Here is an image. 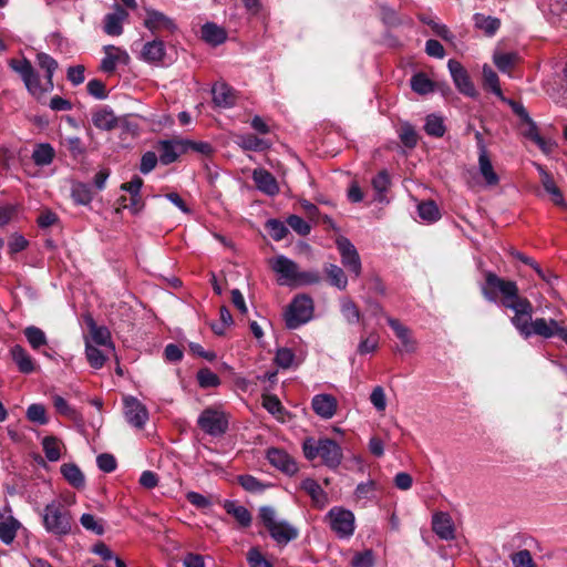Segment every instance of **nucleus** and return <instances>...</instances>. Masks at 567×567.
Listing matches in <instances>:
<instances>
[{
    "mask_svg": "<svg viewBox=\"0 0 567 567\" xmlns=\"http://www.w3.org/2000/svg\"><path fill=\"white\" fill-rule=\"evenodd\" d=\"M336 245L339 250L341 264L343 267L355 278L360 277L362 271V264L354 245L343 236L337 238Z\"/></svg>",
    "mask_w": 567,
    "mask_h": 567,
    "instance_id": "9d476101",
    "label": "nucleus"
},
{
    "mask_svg": "<svg viewBox=\"0 0 567 567\" xmlns=\"http://www.w3.org/2000/svg\"><path fill=\"white\" fill-rule=\"evenodd\" d=\"M341 313L349 323H355L360 320V311L355 303L349 298L341 300Z\"/></svg>",
    "mask_w": 567,
    "mask_h": 567,
    "instance_id": "6e6d98bb",
    "label": "nucleus"
},
{
    "mask_svg": "<svg viewBox=\"0 0 567 567\" xmlns=\"http://www.w3.org/2000/svg\"><path fill=\"white\" fill-rule=\"evenodd\" d=\"M182 141H162L159 142V161L164 165L175 162L179 153L186 152V147L181 146Z\"/></svg>",
    "mask_w": 567,
    "mask_h": 567,
    "instance_id": "cd10ccee",
    "label": "nucleus"
},
{
    "mask_svg": "<svg viewBox=\"0 0 567 567\" xmlns=\"http://www.w3.org/2000/svg\"><path fill=\"white\" fill-rule=\"evenodd\" d=\"M302 450L307 460L313 461L320 457L329 468H337L343 458L341 446L330 439L308 437L302 443Z\"/></svg>",
    "mask_w": 567,
    "mask_h": 567,
    "instance_id": "f03ea898",
    "label": "nucleus"
},
{
    "mask_svg": "<svg viewBox=\"0 0 567 567\" xmlns=\"http://www.w3.org/2000/svg\"><path fill=\"white\" fill-rule=\"evenodd\" d=\"M378 484L373 480L362 482L354 489V499L357 503L365 506L369 502L377 497Z\"/></svg>",
    "mask_w": 567,
    "mask_h": 567,
    "instance_id": "2f4dec72",
    "label": "nucleus"
},
{
    "mask_svg": "<svg viewBox=\"0 0 567 567\" xmlns=\"http://www.w3.org/2000/svg\"><path fill=\"white\" fill-rule=\"evenodd\" d=\"M63 477L73 487L80 488L84 486V475L82 471L73 463H65L61 466Z\"/></svg>",
    "mask_w": 567,
    "mask_h": 567,
    "instance_id": "58836bf2",
    "label": "nucleus"
},
{
    "mask_svg": "<svg viewBox=\"0 0 567 567\" xmlns=\"http://www.w3.org/2000/svg\"><path fill=\"white\" fill-rule=\"evenodd\" d=\"M92 123L100 130L110 131L116 126L117 120L111 110L101 109L92 114Z\"/></svg>",
    "mask_w": 567,
    "mask_h": 567,
    "instance_id": "72a5a7b5",
    "label": "nucleus"
},
{
    "mask_svg": "<svg viewBox=\"0 0 567 567\" xmlns=\"http://www.w3.org/2000/svg\"><path fill=\"white\" fill-rule=\"evenodd\" d=\"M375 563L374 554L371 549H364L353 555L351 559L352 567H373Z\"/></svg>",
    "mask_w": 567,
    "mask_h": 567,
    "instance_id": "bf43d9fd",
    "label": "nucleus"
},
{
    "mask_svg": "<svg viewBox=\"0 0 567 567\" xmlns=\"http://www.w3.org/2000/svg\"><path fill=\"white\" fill-rule=\"evenodd\" d=\"M37 62H38L39 66L41 69L45 70V72H47L45 78H47V84H49V89H53L52 79H53V73L58 68V62L47 53H39L37 55Z\"/></svg>",
    "mask_w": 567,
    "mask_h": 567,
    "instance_id": "a18cd8bd",
    "label": "nucleus"
},
{
    "mask_svg": "<svg viewBox=\"0 0 567 567\" xmlns=\"http://www.w3.org/2000/svg\"><path fill=\"white\" fill-rule=\"evenodd\" d=\"M80 523L86 530L95 534V535H103L105 532L103 520L95 517L92 514L85 513L80 517Z\"/></svg>",
    "mask_w": 567,
    "mask_h": 567,
    "instance_id": "3c124183",
    "label": "nucleus"
},
{
    "mask_svg": "<svg viewBox=\"0 0 567 567\" xmlns=\"http://www.w3.org/2000/svg\"><path fill=\"white\" fill-rule=\"evenodd\" d=\"M493 62L502 73L511 75L512 70L519 62V55L514 51L504 52L495 50L493 53Z\"/></svg>",
    "mask_w": 567,
    "mask_h": 567,
    "instance_id": "bb28decb",
    "label": "nucleus"
},
{
    "mask_svg": "<svg viewBox=\"0 0 567 567\" xmlns=\"http://www.w3.org/2000/svg\"><path fill=\"white\" fill-rule=\"evenodd\" d=\"M321 281V276L318 270H298L295 287L317 285Z\"/></svg>",
    "mask_w": 567,
    "mask_h": 567,
    "instance_id": "4d7b16f0",
    "label": "nucleus"
},
{
    "mask_svg": "<svg viewBox=\"0 0 567 567\" xmlns=\"http://www.w3.org/2000/svg\"><path fill=\"white\" fill-rule=\"evenodd\" d=\"M197 381L199 386L204 389L215 388L220 383L218 375L207 368L200 369L197 372Z\"/></svg>",
    "mask_w": 567,
    "mask_h": 567,
    "instance_id": "052dcab7",
    "label": "nucleus"
},
{
    "mask_svg": "<svg viewBox=\"0 0 567 567\" xmlns=\"http://www.w3.org/2000/svg\"><path fill=\"white\" fill-rule=\"evenodd\" d=\"M20 528L21 523L12 516L10 507L6 506L2 511L0 509V540L3 544H12Z\"/></svg>",
    "mask_w": 567,
    "mask_h": 567,
    "instance_id": "2eb2a0df",
    "label": "nucleus"
},
{
    "mask_svg": "<svg viewBox=\"0 0 567 567\" xmlns=\"http://www.w3.org/2000/svg\"><path fill=\"white\" fill-rule=\"evenodd\" d=\"M85 355L90 365L94 369H101L106 360L104 353L89 340H85Z\"/></svg>",
    "mask_w": 567,
    "mask_h": 567,
    "instance_id": "09e8293b",
    "label": "nucleus"
},
{
    "mask_svg": "<svg viewBox=\"0 0 567 567\" xmlns=\"http://www.w3.org/2000/svg\"><path fill=\"white\" fill-rule=\"evenodd\" d=\"M313 412L321 419L329 420L334 416L338 409V401L331 394H316L311 400Z\"/></svg>",
    "mask_w": 567,
    "mask_h": 567,
    "instance_id": "aec40b11",
    "label": "nucleus"
},
{
    "mask_svg": "<svg viewBox=\"0 0 567 567\" xmlns=\"http://www.w3.org/2000/svg\"><path fill=\"white\" fill-rule=\"evenodd\" d=\"M513 567H537L528 549H520L511 555Z\"/></svg>",
    "mask_w": 567,
    "mask_h": 567,
    "instance_id": "13d9d810",
    "label": "nucleus"
},
{
    "mask_svg": "<svg viewBox=\"0 0 567 567\" xmlns=\"http://www.w3.org/2000/svg\"><path fill=\"white\" fill-rule=\"evenodd\" d=\"M275 362L282 369H289L295 363V353L289 348H279L275 355Z\"/></svg>",
    "mask_w": 567,
    "mask_h": 567,
    "instance_id": "0e129e2a",
    "label": "nucleus"
},
{
    "mask_svg": "<svg viewBox=\"0 0 567 567\" xmlns=\"http://www.w3.org/2000/svg\"><path fill=\"white\" fill-rule=\"evenodd\" d=\"M10 355L21 373L30 374L35 371L37 364L33 358L20 344L11 347Z\"/></svg>",
    "mask_w": 567,
    "mask_h": 567,
    "instance_id": "b1692460",
    "label": "nucleus"
},
{
    "mask_svg": "<svg viewBox=\"0 0 567 567\" xmlns=\"http://www.w3.org/2000/svg\"><path fill=\"white\" fill-rule=\"evenodd\" d=\"M301 488L311 497L317 507L323 508L328 504V495L317 481L306 478L301 483Z\"/></svg>",
    "mask_w": 567,
    "mask_h": 567,
    "instance_id": "c756f323",
    "label": "nucleus"
},
{
    "mask_svg": "<svg viewBox=\"0 0 567 567\" xmlns=\"http://www.w3.org/2000/svg\"><path fill=\"white\" fill-rule=\"evenodd\" d=\"M247 561L250 567H272L257 547H252L248 550Z\"/></svg>",
    "mask_w": 567,
    "mask_h": 567,
    "instance_id": "338daca9",
    "label": "nucleus"
},
{
    "mask_svg": "<svg viewBox=\"0 0 567 567\" xmlns=\"http://www.w3.org/2000/svg\"><path fill=\"white\" fill-rule=\"evenodd\" d=\"M30 347L33 350H39L41 347L48 343V339L43 330L35 326H29L23 331Z\"/></svg>",
    "mask_w": 567,
    "mask_h": 567,
    "instance_id": "c03bdc74",
    "label": "nucleus"
},
{
    "mask_svg": "<svg viewBox=\"0 0 567 567\" xmlns=\"http://www.w3.org/2000/svg\"><path fill=\"white\" fill-rule=\"evenodd\" d=\"M417 213L420 218L424 221L433 223L440 218V210L433 200L422 202L417 205Z\"/></svg>",
    "mask_w": 567,
    "mask_h": 567,
    "instance_id": "de8ad7c7",
    "label": "nucleus"
},
{
    "mask_svg": "<svg viewBox=\"0 0 567 567\" xmlns=\"http://www.w3.org/2000/svg\"><path fill=\"white\" fill-rule=\"evenodd\" d=\"M42 522L45 530L55 536H65L72 530L71 514L60 501H52L45 505Z\"/></svg>",
    "mask_w": 567,
    "mask_h": 567,
    "instance_id": "20e7f679",
    "label": "nucleus"
},
{
    "mask_svg": "<svg viewBox=\"0 0 567 567\" xmlns=\"http://www.w3.org/2000/svg\"><path fill=\"white\" fill-rule=\"evenodd\" d=\"M259 517L270 537L278 545L285 546L295 540L299 535L298 528L288 520L280 518L271 506H261L259 508Z\"/></svg>",
    "mask_w": 567,
    "mask_h": 567,
    "instance_id": "7ed1b4c3",
    "label": "nucleus"
},
{
    "mask_svg": "<svg viewBox=\"0 0 567 567\" xmlns=\"http://www.w3.org/2000/svg\"><path fill=\"white\" fill-rule=\"evenodd\" d=\"M533 327L532 336H539L545 339L554 337H558L560 339L564 330L567 328L563 326L560 321L545 318L535 319L533 321Z\"/></svg>",
    "mask_w": 567,
    "mask_h": 567,
    "instance_id": "6ab92c4d",
    "label": "nucleus"
},
{
    "mask_svg": "<svg viewBox=\"0 0 567 567\" xmlns=\"http://www.w3.org/2000/svg\"><path fill=\"white\" fill-rule=\"evenodd\" d=\"M27 417L29 421L33 423H38L40 425H44L49 422L47 416V410L43 404L33 403L27 409Z\"/></svg>",
    "mask_w": 567,
    "mask_h": 567,
    "instance_id": "864d4df0",
    "label": "nucleus"
},
{
    "mask_svg": "<svg viewBox=\"0 0 567 567\" xmlns=\"http://www.w3.org/2000/svg\"><path fill=\"white\" fill-rule=\"evenodd\" d=\"M379 347V336L371 333L369 337L362 339L358 346V352L360 354H368L374 352Z\"/></svg>",
    "mask_w": 567,
    "mask_h": 567,
    "instance_id": "774afa93",
    "label": "nucleus"
},
{
    "mask_svg": "<svg viewBox=\"0 0 567 567\" xmlns=\"http://www.w3.org/2000/svg\"><path fill=\"white\" fill-rule=\"evenodd\" d=\"M123 401L126 421L136 429H143L148 420L146 406L134 396H125Z\"/></svg>",
    "mask_w": 567,
    "mask_h": 567,
    "instance_id": "9b49d317",
    "label": "nucleus"
},
{
    "mask_svg": "<svg viewBox=\"0 0 567 567\" xmlns=\"http://www.w3.org/2000/svg\"><path fill=\"white\" fill-rule=\"evenodd\" d=\"M447 68L457 90L466 96L474 97L476 90L464 66L456 60H450Z\"/></svg>",
    "mask_w": 567,
    "mask_h": 567,
    "instance_id": "f8f14e48",
    "label": "nucleus"
},
{
    "mask_svg": "<svg viewBox=\"0 0 567 567\" xmlns=\"http://www.w3.org/2000/svg\"><path fill=\"white\" fill-rule=\"evenodd\" d=\"M213 101L218 107L228 109L235 104V94L233 89L224 82L214 84Z\"/></svg>",
    "mask_w": 567,
    "mask_h": 567,
    "instance_id": "a878e982",
    "label": "nucleus"
},
{
    "mask_svg": "<svg viewBox=\"0 0 567 567\" xmlns=\"http://www.w3.org/2000/svg\"><path fill=\"white\" fill-rule=\"evenodd\" d=\"M478 172L484 178L486 185L495 186L499 182V177L494 171L488 154H478Z\"/></svg>",
    "mask_w": 567,
    "mask_h": 567,
    "instance_id": "473e14b6",
    "label": "nucleus"
},
{
    "mask_svg": "<svg viewBox=\"0 0 567 567\" xmlns=\"http://www.w3.org/2000/svg\"><path fill=\"white\" fill-rule=\"evenodd\" d=\"M313 300L307 295L296 296L285 311L287 328L297 329L309 322L313 317Z\"/></svg>",
    "mask_w": 567,
    "mask_h": 567,
    "instance_id": "39448f33",
    "label": "nucleus"
},
{
    "mask_svg": "<svg viewBox=\"0 0 567 567\" xmlns=\"http://www.w3.org/2000/svg\"><path fill=\"white\" fill-rule=\"evenodd\" d=\"M236 143L245 151H264L269 147L265 140L252 134L237 136Z\"/></svg>",
    "mask_w": 567,
    "mask_h": 567,
    "instance_id": "a19ab883",
    "label": "nucleus"
},
{
    "mask_svg": "<svg viewBox=\"0 0 567 567\" xmlns=\"http://www.w3.org/2000/svg\"><path fill=\"white\" fill-rule=\"evenodd\" d=\"M54 150L48 143L37 145L32 153V159L38 166L50 165L54 158Z\"/></svg>",
    "mask_w": 567,
    "mask_h": 567,
    "instance_id": "ea45409f",
    "label": "nucleus"
},
{
    "mask_svg": "<svg viewBox=\"0 0 567 567\" xmlns=\"http://www.w3.org/2000/svg\"><path fill=\"white\" fill-rule=\"evenodd\" d=\"M166 56L165 43L159 39H153L143 44L138 59L145 63L161 65Z\"/></svg>",
    "mask_w": 567,
    "mask_h": 567,
    "instance_id": "4468645a",
    "label": "nucleus"
},
{
    "mask_svg": "<svg viewBox=\"0 0 567 567\" xmlns=\"http://www.w3.org/2000/svg\"><path fill=\"white\" fill-rule=\"evenodd\" d=\"M535 166L540 175L543 187L551 196L553 203L557 206H564L565 202L563 198V194L556 186L550 174L542 165L536 164Z\"/></svg>",
    "mask_w": 567,
    "mask_h": 567,
    "instance_id": "c85d7f7f",
    "label": "nucleus"
},
{
    "mask_svg": "<svg viewBox=\"0 0 567 567\" xmlns=\"http://www.w3.org/2000/svg\"><path fill=\"white\" fill-rule=\"evenodd\" d=\"M128 19V12L120 4L113 6V11L105 14L103 31L111 37H120L123 33V24Z\"/></svg>",
    "mask_w": 567,
    "mask_h": 567,
    "instance_id": "ddd939ff",
    "label": "nucleus"
},
{
    "mask_svg": "<svg viewBox=\"0 0 567 567\" xmlns=\"http://www.w3.org/2000/svg\"><path fill=\"white\" fill-rule=\"evenodd\" d=\"M488 289L492 291H498L503 295V305L515 312V316L512 318V323L523 337L529 338L534 328V320H532L533 306L528 299L518 296V288L516 284L514 281L504 280L496 275L488 272L486 275V288L484 289V295L487 299L495 300V296H492L488 292Z\"/></svg>",
    "mask_w": 567,
    "mask_h": 567,
    "instance_id": "f257e3e1",
    "label": "nucleus"
},
{
    "mask_svg": "<svg viewBox=\"0 0 567 567\" xmlns=\"http://www.w3.org/2000/svg\"><path fill=\"white\" fill-rule=\"evenodd\" d=\"M268 265L277 276L280 286L295 287L299 266L285 255H278L268 260Z\"/></svg>",
    "mask_w": 567,
    "mask_h": 567,
    "instance_id": "1a4fd4ad",
    "label": "nucleus"
},
{
    "mask_svg": "<svg viewBox=\"0 0 567 567\" xmlns=\"http://www.w3.org/2000/svg\"><path fill=\"white\" fill-rule=\"evenodd\" d=\"M327 519L339 538H350L354 534L355 518L351 511L334 506L328 512Z\"/></svg>",
    "mask_w": 567,
    "mask_h": 567,
    "instance_id": "423d86ee",
    "label": "nucleus"
},
{
    "mask_svg": "<svg viewBox=\"0 0 567 567\" xmlns=\"http://www.w3.org/2000/svg\"><path fill=\"white\" fill-rule=\"evenodd\" d=\"M266 457L272 466L288 475H293L298 471L295 460L281 449H269Z\"/></svg>",
    "mask_w": 567,
    "mask_h": 567,
    "instance_id": "a211bd4d",
    "label": "nucleus"
},
{
    "mask_svg": "<svg viewBox=\"0 0 567 567\" xmlns=\"http://www.w3.org/2000/svg\"><path fill=\"white\" fill-rule=\"evenodd\" d=\"M62 446V442L54 436H45L42 440L43 452L50 462H56L60 460Z\"/></svg>",
    "mask_w": 567,
    "mask_h": 567,
    "instance_id": "79ce46f5",
    "label": "nucleus"
},
{
    "mask_svg": "<svg viewBox=\"0 0 567 567\" xmlns=\"http://www.w3.org/2000/svg\"><path fill=\"white\" fill-rule=\"evenodd\" d=\"M386 321L394 331L396 338L401 341V351L414 352L416 349V342L412 338L410 329L392 317H386Z\"/></svg>",
    "mask_w": 567,
    "mask_h": 567,
    "instance_id": "5701e85b",
    "label": "nucleus"
},
{
    "mask_svg": "<svg viewBox=\"0 0 567 567\" xmlns=\"http://www.w3.org/2000/svg\"><path fill=\"white\" fill-rule=\"evenodd\" d=\"M473 19L475 27L488 37L494 35L501 27V20L495 17L475 13Z\"/></svg>",
    "mask_w": 567,
    "mask_h": 567,
    "instance_id": "f704fd0d",
    "label": "nucleus"
},
{
    "mask_svg": "<svg viewBox=\"0 0 567 567\" xmlns=\"http://www.w3.org/2000/svg\"><path fill=\"white\" fill-rule=\"evenodd\" d=\"M424 131L430 136L442 137L446 131L443 117L436 114L427 115L425 118Z\"/></svg>",
    "mask_w": 567,
    "mask_h": 567,
    "instance_id": "37998d69",
    "label": "nucleus"
},
{
    "mask_svg": "<svg viewBox=\"0 0 567 567\" xmlns=\"http://www.w3.org/2000/svg\"><path fill=\"white\" fill-rule=\"evenodd\" d=\"M202 38L212 45H219L227 39L226 30L214 22H207L202 27Z\"/></svg>",
    "mask_w": 567,
    "mask_h": 567,
    "instance_id": "7c9ffc66",
    "label": "nucleus"
},
{
    "mask_svg": "<svg viewBox=\"0 0 567 567\" xmlns=\"http://www.w3.org/2000/svg\"><path fill=\"white\" fill-rule=\"evenodd\" d=\"M10 68L16 71L21 79L24 82V85L27 90L33 95V96H40L44 92L50 91L49 84L47 86L41 85L40 76L34 71L31 62L27 59L22 60H11L9 62Z\"/></svg>",
    "mask_w": 567,
    "mask_h": 567,
    "instance_id": "0eeeda50",
    "label": "nucleus"
},
{
    "mask_svg": "<svg viewBox=\"0 0 567 567\" xmlns=\"http://www.w3.org/2000/svg\"><path fill=\"white\" fill-rule=\"evenodd\" d=\"M411 87L415 93L424 95L433 92L434 83L424 73H417L411 79Z\"/></svg>",
    "mask_w": 567,
    "mask_h": 567,
    "instance_id": "8fccbe9b",
    "label": "nucleus"
},
{
    "mask_svg": "<svg viewBox=\"0 0 567 567\" xmlns=\"http://www.w3.org/2000/svg\"><path fill=\"white\" fill-rule=\"evenodd\" d=\"M104 58L101 61V70L105 73H113L117 64L126 65L130 62L128 53L115 45H105L103 48Z\"/></svg>",
    "mask_w": 567,
    "mask_h": 567,
    "instance_id": "dca6fc26",
    "label": "nucleus"
},
{
    "mask_svg": "<svg viewBox=\"0 0 567 567\" xmlns=\"http://www.w3.org/2000/svg\"><path fill=\"white\" fill-rule=\"evenodd\" d=\"M433 532L442 539L454 538V525L452 518L446 513H437L432 518Z\"/></svg>",
    "mask_w": 567,
    "mask_h": 567,
    "instance_id": "393cba45",
    "label": "nucleus"
},
{
    "mask_svg": "<svg viewBox=\"0 0 567 567\" xmlns=\"http://www.w3.org/2000/svg\"><path fill=\"white\" fill-rule=\"evenodd\" d=\"M198 426L212 436L223 435L228 427L225 412L218 408H207L198 416Z\"/></svg>",
    "mask_w": 567,
    "mask_h": 567,
    "instance_id": "6e6552de",
    "label": "nucleus"
},
{
    "mask_svg": "<svg viewBox=\"0 0 567 567\" xmlns=\"http://www.w3.org/2000/svg\"><path fill=\"white\" fill-rule=\"evenodd\" d=\"M224 508L229 515L234 516L241 526L247 527L251 524V514L245 506L238 505L233 501H226Z\"/></svg>",
    "mask_w": 567,
    "mask_h": 567,
    "instance_id": "c9c22d12",
    "label": "nucleus"
},
{
    "mask_svg": "<svg viewBox=\"0 0 567 567\" xmlns=\"http://www.w3.org/2000/svg\"><path fill=\"white\" fill-rule=\"evenodd\" d=\"M144 27L152 33H157L163 30L174 32L177 29L173 19L154 9H146Z\"/></svg>",
    "mask_w": 567,
    "mask_h": 567,
    "instance_id": "f3484780",
    "label": "nucleus"
},
{
    "mask_svg": "<svg viewBox=\"0 0 567 567\" xmlns=\"http://www.w3.org/2000/svg\"><path fill=\"white\" fill-rule=\"evenodd\" d=\"M372 186L375 190V200L382 202L384 199V194L390 186V177L385 171L380 172L373 179Z\"/></svg>",
    "mask_w": 567,
    "mask_h": 567,
    "instance_id": "603ef678",
    "label": "nucleus"
},
{
    "mask_svg": "<svg viewBox=\"0 0 567 567\" xmlns=\"http://www.w3.org/2000/svg\"><path fill=\"white\" fill-rule=\"evenodd\" d=\"M72 198L76 204L87 205L92 202L93 195L87 185L78 183L72 187Z\"/></svg>",
    "mask_w": 567,
    "mask_h": 567,
    "instance_id": "5fc2aeb1",
    "label": "nucleus"
},
{
    "mask_svg": "<svg viewBox=\"0 0 567 567\" xmlns=\"http://www.w3.org/2000/svg\"><path fill=\"white\" fill-rule=\"evenodd\" d=\"M324 272L331 286L339 290H344L348 286V278L343 269L334 264L324 266Z\"/></svg>",
    "mask_w": 567,
    "mask_h": 567,
    "instance_id": "4c0bfd02",
    "label": "nucleus"
},
{
    "mask_svg": "<svg viewBox=\"0 0 567 567\" xmlns=\"http://www.w3.org/2000/svg\"><path fill=\"white\" fill-rule=\"evenodd\" d=\"M401 142L406 147H414L417 143V134L414 127L409 123H403L399 131Z\"/></svg>",
    "mask_w": 567,
    "mask_h": 567,
    "instance_id": "680f3d73",
    "label": "nucleus"
},
{
    "mask_svg": "<svg viewBox=\"0 0 567 567\" xmlns=\"http://www.w3.org/2000/svg\"><path fill=\"white\" fill-rule=\"evenodd\" d=\"M238 483L249 493H262L270 484L262 483L250 474L239 475Z\"/></svg>",
    "mask_w": 567,
    "mask_h": 567,
    "instance_id": "49530a36",
    "label": "nucleus"
},
{
    "mask_svg": "<svg viewBox=\"0 0 567 567\" xmlns=\"http://www.w3.org/2000/svg\"><path fill=\"white\" fill-rule=\"evenodd\" d=\"M262 406L277 419H281V414L284 412V408L281 405L280 400L276 395L264 394L262 395Z\"/></svg>",
    "mask_w": 567,
    "mask_h": 567,
    "instance_id": "e2e57ef3",
    "label": "nucleus"
},
{
    "mask_svg": "<svg viewBox=\"0 0 567 567\" xmlns=\"http://www.w3.org/2000/svg\"><path fill=\"white\" fill-rule=\"evenodd\" d=\"M87 327L89 337H86L85 340H89L93 346L105 347L112 351L114 350L111 332L106 327L97 326L93 319L87 321Z\"/></svg>",
    "mask_w": 567,
    "mask_h": 567,
    "instance_id": "4be33fe9",
    "label": "nucleus"
},
{
    "mask_svg": "<svg viewBox=\"0 0 567 567\" xmlns=\"http://www.w3.org/2000/svg\"><path fill=\"white\" fill-rule=\"evenodd\" d=\"M252 181L257 189L268 196H275L279 193V185L277 179L265 168L254 169Z\"/></svg>",
    "mask_w": 567,
    "mask_h": 567,
    "instance_id": "412c9836",
    "label": "nucleus"
},
{
    "mask_svg": "<svg viewBox=\"0 0 567 567\" xmlns=\"http://www.w3.org/2000/svg\"><path fill=\"white\" fill-rule=\"evenodd\" d=\"M266 228L268 229L269 235L276 241H279L286 237L288 234V228L286 225L277 219H270L266 224Z\"/></svg>",
    "mask_w": 567,
    "mask_h": 567,
    "instance_id": "69168bd1",
    "label": "nucleus"
},
{
    "mask_svg": "<svg viewBox=\"0 0 567 567\" xmlns=\"http://www.w3.org/2000/svg\"><path fill=\"white\" fill-rule=\"evenodd\" d=\"M482 74L484 87L501 99L504 94L501 89L499 78L496 72L488 64H484L482 68Z\"/></svg>",
    "mask_w": 567,
    "mask_h": 567,
    "instance_id": "e433bc0d",
    "label": "nucleus"
}]
</instances>
